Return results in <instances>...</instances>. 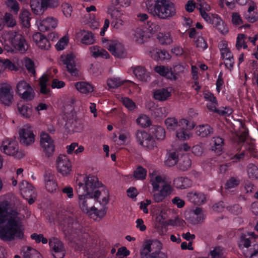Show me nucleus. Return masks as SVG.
<instances>
[{
	"instance_id": "obj_1",
	"label": "nucleus",
	"mask_w": 258,
	"mask_h": 258,
	"mask_svg": "<svg viewBox=\"0 0 258 258\" xmlns=\"http://www.w3.org/2000/svg\"><path fill=\"white\" fill-rule=\"evenodd\" d=\"M25 218L20 210L12 207L8 201L0 203V238L11 241L24 237Z\"/></svg>"
},
{
	"instance_id": "obj_2",
	"label": "nucleus",
	"mask_w": 258,
	"mask_h": 258,
	"mask_svg": "<svg viewBox=\"0 0 258 258\" xmlns=\"http://www.w3.org/2000/svg\"><path fill=\"white\" fill-rule=\"evenodd\" d=\"M75 189L78 195V206L81 211L88 214L93 208L94 199L88 186L85 175H79L76 177Z\"/></svg>"
},
{
	"instance_id": "obj_3",
	"label": "nucleus",
	"mask_w": 258,
	"mask_h": 258,
	"mask_svg": "<svg viewBox=\"0 0 258 258\" xmlns=\"http://www.w3.org/2000/svg\"><path fill=\"white\" fill-rule=\"evenodd\" d=\"M149 177L154 192L153 198L156 203L162 202L172 194L173 187L170 182L165 180L158 171L154 169L150 170Z\"/></svg>"
},
{
	"instance_id": "obj_4",
	"label": "nucleus",
	"mask_w": 258,
	"mask_h": 258,
	"mask_svg": "<svg viewBox=\"0 0 258 258\" xmlns=\"http://www.w3.org/2000/svg\"><path fill=\"white\" fill-rule=\"evenodd\" d=\"M167 129L169 131H174L177 126L180 128L176 131V137L179 140L185 141L192 136L190 131L196 126V123L193 120L182 118L178 120L175 117H168L165 120Z\"/></svg>"
},
{
	"instance_id": "obj_5",
	"label": "nucleus",
	"mask_w": 258,
	"mask_h": 258,
	"mask_svg": "<svg viewBox=\"0 0 258 258\" xmlns=\"http://www.w3.org/2000/svg\"><path fill=\"white\" fill-rule=\"evenodd\" d=\"M0 42L4 49L8 52L12 51L11 44L16 50L25 52L28 48L24 36L15 31H5L0 36Z\"/></svg>"
},
{
	"instance_id": "obj_6",
	"label": "nucleus",
	"mask_w": 258,
	"mask_h": 258,
	"mask_svg": "<svg viewBox=\"0 0 258 258\" xmlns=\"http://www.w3.org/2000/svg\"><path fill=\"white\" fill-rule=\"evenodd\" d=\"M85 178L88 186L91 188V192L94 201L98 202L101 205L106 206L109 200L108 189L95 176L85 175Z\"/></svg>"
},
{
	"instance_id": "obj_7",
	"label": "nucleus",
	"mask_w": 258,
	"mask_h": 258,
	"mask_svg": "<svg viewBox=\"0 0 258 258\" xmlns=\"http://www.w3.org/2000/svg\"><path fill=\"white\" fill-rule=\"evenodd\" d=\"M163 243L157 239H147L144 242L140 254L141 258H168L162 251Z\"/></svg>"
},
{
	"instance_id": "obj_8",
	"label": "nucleus",
	"mask_w": 258,
	"mask_h": 258,
	"mask_svg": "<svg viewBox=\"0 0 258 258\" xmlns=\"http://www.w3.org/2000/svg\"><path fill=\"white\" fill-rule=\"evenodd\" d=\"M0 151L6 155L17 159H21L25 156L24 152L19 149L18 143L12 138H6L2 140Z\"/></svg>"
},
{
	"instance_id": "obj_9",
	"label": "nucleus",
	"mask_w": 258,
	"mask_h": 258,
	"mask_svg": "<svg viewBox=\"0 0 258 258\" xmlns=\"http://www.w3.org/2000/svg\"><path fill=\"white\" fill-rule=\"evenodd\" d=\"M153 16L162 20L169 19L176 14L175 5L170 0H159Z\"/></svg>"
},
{
	"instance_id": "obj_10",
	"label": "nucleus",
	"mask_w": 258,
	"mask_h": 258,
	"mask_svg": "<svg viewBox=\"0 0 258 258\" xmlns=\"http://www.w3.org/2000/svg\"><path fill=\"white\" fill-rule=\"evenodd\" d=\"M103 47L115 57L118 58H125L127 55V51L124 44L116 39H102Z\"/></svg>"
},
{
	"instance_id": "obj_11",
	"label": "nucleus",
	"mask_w": 258,
	"mask_h": 258,
	"mask_svg": "<svg viewBox=\"0 0 258 258\" xmlns=\"http://www.w3.org/2000/svg\"><path fill=\"white\" fill-rule=\"evenodd\" d=\"M85 10L87 14L82 16V23L88 25L91 29L98 28L100 24V19L96 14L91 13V12H96V7L94 5H90L86 7Z\"/></svg>"
},
{
	"instance_id": "obj_12",
	"label": "nucleus",
	"mask_w": 258,
	"mask_h": 258,
	"mask_svg": "<svg viewBox=\"0 0 258 258\" xmlns=\"http://www.w3.org/2000/svg\"><path fill=\"white\" fill-rule=\"evenodd\" d=\"M136 140L139 145L147 150H152L157 147L152 135L145 131L138 130L136 133Z\"/></svg>"
},
{
	"instance_id": "obj_13",
	"label": "nucleus",
	"mask_w": 258,
	"mask_h": 258,
	"mask_svg": "<svg viewBox=\"0 0 258 258\" xmlns=\"http://www.w3.org/2000/svg\"><path fill=\"white\" fill-rule=\"evenodd\" d=\"M40 144L44 155L51 157L54 155L55 146L52 138L46 133L42 132L40 135Z\"/></svg>"
},
{
	"instance_id": "obj_14",
	"label": "nucleus",
	"mask_w": 258,
	"mask_h": 258,
	"mask_svg": "<svg viewBox=\"0 0 258 258\" xmlns=\"http://www.w3.org/2000/svg\"><path fill=\"white\" fill-rule=\"evenodd\" d=\"M19 135V141L22 145L28 146L35 142L36 136L33 127L29 124H26L20 128Z\"/></svg>"
},
{
	"instance_id": "obj_15",
	"label": "nucleus",
	"mask_w": 258,
	"mask_h": 258,
	"mask_svg": "<svg viewBox=\"0 0 258 258\" xmlns=\"http://www.w3.org/2000/svg\"><path fill=\"white\" fill-rule=\"evenodd\" d=\"M77 61L76 54L72 52L63 54L60 56L61 62L72 76H77L78 75V70L76 67Z\"/></svg>"
},
{
	"instance_id": "obj_16",
	"label": "nucleus",
	"mask_w": 258,
	"mask_h": 258,
	"mask_svg": "<svg viewBox=\"0 0 258 258\" xmlns=\"http://www.w3.org/2000/svg\"><path fill=\"white\" fill-rule=\"evenodd\" d=\"M16 92L21 99L26 101L33 100L35 95L31 86L24 80L20 81L18 83Z\"/></svg>"
},
{
	"instance_id": "obj_17",
	"label": "nucleus",
	"mask_w": 258,
	"mask_h": 258,
	"mask_svg": "<svg viewBox=\"0 0 258 258\" xmlns=\"http://www.w3.org/2000/svg\"><path fill=\"white\" fill-rule=\"evenodd\" d=\"M57 171L62 176H67L72 171V163L69 158L65 154H60L56 160Z\"/></svg>"
},
{
	"instance_id": "obj_18",
	"label": "nucleus",
	"mask_w": 258,
	"mask_h": 258,
	"mask_svg": "<svg viewBox=\"0 0 258 258\" xmlns=\"http://www.w3.org/2000/svg\"><path fill=\"white\" fill-rule=\"evenodd\" d=\"M14 101V91L11 85L8 83L0 84V103L10 106Z\"/></svg>"
},
{
	"instance_id": "obj_19",
	"label": "nucleus",
	"mask_w": 258,
	"mask_h": 258,
	"mask_svg": "<svg viewBox=\"0 0 258 258\" xmlns=\"http://www.w3.org/2000/svg\"><path fill=\"white\" fill-rule=\"evenodd\" d=\"M58 20L52 17L45 18H38L35 21V25L37 29L41 32H46L56 28Z\"/></svg>"
},
{
	"instance_id": "obj_20",
	"label": "nucleus",
	"mask_w": 258,
	"mask_h": 258,
	"mask_svg": "<svg viewBox=\"0 0 258 258\" xmlns=\"http://www.w3.org/2000/svg\"><path fill=\"white\" fill-rule=\"evenodd\" d=\"M108 14L112 19L111 26L116 30L122 29L126 24V19L124 17V11L117 9L112 12H108Z\"/></svg>"
},
{
	"instance_id": "obj_21",
	"label": "nucleus",
	"mask_w": 258,
	"mask_h": 258,
	"mask_svg": "<svg viewBox=\"0 0 258 258\" xmlns=\"http://www.w3.org/2000/svg\"><path fill=\"white\" fill-rule=\"evenodd\" d=\"M205 218V214L202 208L200 207H197L185 215L186 220L194 225L201 223Z\"/></svg>"
},
{
	"instance_id": "obj_22",
	"label": "nucleus",
	"mask_w": 258,
	"mask_h": 258,
	"mask_svg": "<svg viewBox=\"0 0 258 258\" xmlns=\"http://www.w3.org/2000/svg\"><path fill=\"white\" fill-rule=\"evenodd\" d=\"M49 244L55 258H63L64 257L65 255L64 247L62 242L58 239L50 238Z\"/></svg>"
},
{
	"instance_id": "obj_23",
	"label": "nucleus",
	"mask_w": 258,
	"mask_h": 258,
	"mask_svg": "<svg viewBox=\"0 0 258 258\" xmlns=\"http://www.w3.org/2000/svg\"><path fill=\"white\" fill-rule=\"evenodd\" d=\"M76 38L82 44L86 45H92L96 42L94 34L92 32L84 29L80 30L76 33Z\"/></svg>"
},
{
	"instance_id": "obj_24",
	"label": "nucleus",
	"mask_w": 258,
	"mask_h": 258,
	"mask_svg": "<svg viewBox=\"0 0 258 258\" xmlns=\"http://www.w3.org/2000/svg\"><path fill=\"white\" fill-rule=\"evenodd\" d=\"M44 182L48 192L53 193L57 190L58 184L55 175L52 173H47L44 175Z\"/></svg>"
},
{
	"instance_id": "obj_25",
	"label": "nucleus",
	"mask_w": 258,
	"mask_h": 258,
	"mask_svg": "<svg viewBox=\"0 0 258 258\" xmlns=\"http://www.w3.org/2000/svg\"><path fill=\"white\" fill-rule=\"evenodd\" d=\"M18 19L22 28L27 29L30 28L32 14L28 9L22 8L19 14Z\"/></svg>"
},
{
	"instance_id": "obj_26",
	"label": "nucleus",
	"mask_w": 258,
	"mask_h": 258,
	"mask_svg": "<svg viewBox=\"0 0 258 258\" xmlns=\"http://www.w3.org/2000/svg\"><path fill=\"white\" fill-rule=\"evenodd\" d=\"M32 39L36 45L41 49L47 50L50 47V42L46 37L40 32H35L32 36Z\"/></svg>"
},
{
	"instance_id": "obj_27",
	"label": "nucleus",
	"mask_w": 258,
	"mask_h": 258,
	"mask_svg": "<svg viewBox=\"0 0 258 258\" xmlns=\"http://www.w3.org/2000/svg\"><path fill=\"white\" fill-rule=\"evenodd\" d=\"M20 190L22 196L25 199H28L31 196H34L35 191L31 184L27 181H23L19 184Z\"/></svg>"
},
{
	"instance_id": "obj_28",
	"label": "nucleus",
	"mask_w": 258,
	"mask_h": 258,
	"mask_svg": "<svg viewBox=\"0 0 258 258\" xmlns=\"http://www.w3.org/2000/svg\"><path fill=\"white\" fill-rule=\"evenodd\" d=\"M18 114L24 118H31L33 116V109L29 104L18 103L17 105Z\"/></svg>"
},
{
	"instance_id": "obj_29",
	"label": "nucleus",
	"mask_w": 258,
	"mask_h": 258,
	"mask_svg": "<svg viewBox=\"0 0 258 258\" xmlns=\"http://www.w3.org/2000/svg\"><path fill=\"white\" fill-rule=\"evenodd\" d=\"M133 73L136 77L140 81L148 82L151 79L150 74L144 67L138 66L134 68Z\"/></svg>"
},
{
	"instance_id": "obj_30",
	"label": "nucleus",
	"mask_w": 258,
	"mask_h": 258,
	"mask_svg": "<svg viewBox=\"0 0 258 258\" xmlns=\"http://www.w3.org/2000/svg\"><path fill=\"white\" fill-rule=\"evenodd\" d=\"M148 37H150V35L143 27L137 28L132 36L133 41L138 44H143Z\"/></svg>"
},
{
	"instance_id": "obj_31",
	"label": "nucleus",
	"mask_w": 258,
	"mask_h": 258,
	"mask_svg": "<svg viewBox=\"0 0 258 258\" xmlns=\"http://www.w3.org/2000/svg\"><path fill=\"white\" fill-rule=\"evenodd\" d=\"M187 197L189 201L196 205L203 204L206 200L205 194L198 191H191L187 194Z\"/></svg>"
},
{
	"instance_id": "obj_32",
	"label": "nucleus",
	"mask_w": 258,
	"mask_h": 258,
	"mask_svg": "<svg viewBox=\"0 0 258 258\" xmlns=\"http://www.w3.org/2000/svg\"><path fill=\"white\" fill-rule=\"evenodd\" d=\"M155 71L162 77H163L171 81H173L175 77L173 76L172 68L165 66H158L154 68Z\"/></svg>"
},
{
	"instance_id": "obj_33",
	"label": "nucleus",
	"mask_w": 258,
	"mask_h": 258,
	"mask_svg": "<svg viewBox=\"0 0 258 258\" xmlns=\"http://www.w3.org/2000/svg\"><path fill=\"white\" fill-rule=\"evenodd\" d=\"M188 69V66L184 62H178L173 64L172 66V73L175 77L173 79V81L177 80L180 75L183 74Z\"/></svg>"
},
{
	"instance_id": "obj_34",
	"label": "nucleus",
	"mask_w": 258,
	"mask_h": 258,
	"mask_svg": "<svg viewBox=\"0 0 258 258\" xmlns=\"http://www.w3.org/2000/svg\"><path fill=\"white\" fill-rule=\"evenodd\" d=\"M171 89L169 88H160L156 90L154 92V98L155 99L164 101L167 100L171 96Z\"/></svg>"
},
{
	"instance_id": "obj_35",
	"label": "nucleus",
	"mask_w": 258,
	"mask_h": 258,
	"mask_svg": "<svg viewBox=\"0 0 258 258\" xmlns=\"http://www.w3.org/2000/svg\"><path fill=\"white\" fill-rule=\"evenodd\" d=\"M191 181L185 177H177L173 180V185L177 189H185L191 186Z\"/></svg>"
},
{
	"instance_id": "obj_36",
	"label": "nucleus",
	"mask_w": 258,
	"mask_h": 258,
	"mask_svg": "<svg viewBox=\"0 0 258 258\" xmlns=\"http://www.w3.org/2000/svg\"><path fill=\"white\" fill-rule=\"evenodd\" d=\"M223 144V140L219 137L213 138L210 143L211 150L218 154H221Z\"/></svg>"
},
{
	"instance_id": "obj_37",
	"label": "nucleus",
	"mask_w": 258,
	"mask_h": 258,
	"mask_svg": "<svg viewBox=\"0 0 258 258\" xmlns=\"http://www.w3.org/2000/svg\"><path fill=\"white\" fill-rule=\"evenodd\" d=\"M30 7L32 13L36 15H42L45 11L41 0H30Z\"/></svg>"
},
{
	"instance_id": "obj_38",
	"label": "nucleus",
	"mask_w": 258,
	"mask_h": 258,
	"mask_svg": "<svg viewBox=\"0 0 258 258\" xmlns=\"http://www.w3.org/2000/svg\"><path fill=\"white\" fill-rule=\"evenodd\" d=\"M75 87L80 93L87 94L94 91L93 86L87 82H78L75 84Z\"/></svg>"
},
{
	"instance_id": "obj_39",
	"label": "nucleus",
	"mask_w": 258,
	"mask_h": 258,
	"mask_svg": "<svg viewBox=\"0 0 258 258\" xmlns=\"http://www.w3.org/2000/svg\"><path fill=\"white\" fill-rule=\"evenodd\" d=\"M68 123L70 124L71 127L76 132H79L83 130V120L76 115L73 116L72 119L68 120Z\"/></svg>"
},
{
	"instance_id": "obj_40",
	"label": "nucleus",
	"mask_w": 258,
	"mask_h": 258,
	"mask_svg": "<svg viewBox=\"0 0 258 258\" xmlns=\"http://www.w3.org/2000/svg\"><path fill=\"white\" fill-rule=\"evenodd\" d=\"M89 50L91 55L95 58L100 56L104 58H108L110 56L107 51L97 45L90 47Z\"/></svg>"
},
{
	"instance_id": "obj_41",
	"label": "nucleus",
	"mask_w": 258,
	"mask_h": 258,
	"mask_svg": "<svg viewBox=\"0 0 258 258\" xmlns=\"http://www.w3.org/2000/svg\"><path fill=\"white\" fill-rule=\"evenodd\" d=\"M213 132V128L208 124L199 125L196 127V134L202 138L207 137Z\"/></svg>"
},
{
	"instance_id": "obj_42",
	"label": "nucleus",
	"mask_w": 258,
	"mask_h": 258,
	"mask_svg": "<svg viewBox=\"0 0 258 258\" xmlns=\"http://www.w3.org/2000/svg\"><path fill=\"white\" fill-rule=\"evenodd\" d=\"M51 77L48 74H43L40 78L39 85L40 86L41 93L47 94L49 92V80Z\"/></svg>"
},
{
	"instance_id": "obj_43",
	"label": "nucleus",
	"mask_w": 258,
	"mask_h": 258,
	"mask_svg": "<svg viewBox=\"0 0 258 258\" xmlns=\"http://www.w3.org/2000/svg\"><path fill=\"white\" fill-rule=\"evenodd\" d=\"M256 7V4L253 2H250L248 4V9L245 14V18L250 22H254L257 20L256 14L254 12Z\"/></svg>"
},
{
	"instance_id": "obj_44",
	"label": "nucleus",
	"mask_w": 258,
	"mask_h": 258,
	"mask_svg": "<svg viewBox=\"0 0 258 258\" xmlns=\"http://www.w3.org/2000/svg\"><path fill=\"white\" fill-rule=\"evenodd\" d=\"M1 66L2 74L6 70L16 71L18 70V67L9 59H1Z\"/></svg>"
},
{
	"instance_id": "obj_45",
	"label": "nucleus",
	"mask_w": 258,
	"mask_h": 258,
	"mask_svg": "<svg viewBox=\"0 0 258 258\" xmlns=\"http://www.w3.org/2000/svg\"><path fill=\"white\" fill-rule=\"evenodd\" d=\"M248 178L251 180L258 179V167L253 163L249 164L246 169Z\"/></svg>"
},
{
	"instance_id": "obj_46",
	"label": "nucleus",
	"mask_w": 258,
	"mask_h": 258,
	"mask_svg": "<svg viewBox=\"0 0 258 258\" xmlns=\"http://www.w3.org/2000/svg\"><path fill=\"white\" fill-rule=\"evenodd\" d=\"M191 165V160L189 156L185 155L181 157L179 160V166L180 170L185 171L189 169Z\"/></svg>"
},
{
	"instance_id": "obj_47",
	"label": "nucleus",
	"mask_w": 258,
	"mask_h": 258,
	"mask_svg": "<svg viewBox=\"0 0 258 258\" xmlns=\"http://www.w3.org/2000/svg\"><path fill=\"white\" fill-rule=\"evenodd\" d=\"M157 38L159 43L162 45H169L173 42L172 38L169 32L160 33Z\"/></svg>"
},
{
	"instance_id": "obj_48",
	"label": "nucleus",
	"mask_w": 258,
	"mask_h": 258,
	"mask_svg": "<svg viewBox=\"0 0 258 258\" xmlns=\"http://www.w3.org/2000/svg\"><path fill=\"white\" fill-rule=\"evenodd\" d=\"M152 133L157 140H163L165 137V131L163 127L160 126L154 125L152 128Z\"/></svg>"
},
{
	"instance_id": "obj_49",
	"label": "nucleus",
	"mask_w": 258,
	"mask_h": 258,
	"mask_svg": "<svg viewBox=\"0 0 258 258\" xmlns=\"http://www.w3.org/2000/svg\"><path fill=\"white\" fill-rule=\"evenodd\" d=\"M24 258H42L40 253L35 249L27 247L24 251Z\"/></svg>"
},
{
	"instance_id": "obj_50",
	"label": "nucleus",
	"mask_w": 258,
	"mask_h": 258,
	"mask_svg": "<svg viewBox=\"0 0 258 258\" xmlns=\"http://www.w3.org/2000/svg\"><path fill=\"white\" fill-rule=\"evenodd\" d=\"M168 113V109L165 107L156 108L152 112V115L155 118L158 119L165 117Z\"/></svg>"
},
{
	"instance_id": "obj_51",
	"label": "nucleus",
	"mask_w": 258,
	"mask_h": 258,
	"mask_svg": "<svg viewBox=\"0 0 258 258\" xmlns=\"http://www.w3.org/2000/svg\"><path fill=\"white\" fill-rule=\"evenodd\" d=\"M5 25L9 28H14L17 25V21L14 16L10 13H6L4 16Z\"/></svg>"
},
{
	"instance_id": "obj_52",
	"label": "nucleus",
	"mask_w": 258,
	"mask_h": 258,
	"mask_svg": "<svg viewBox=\"0 0 258 258\" xmlns=\"http://www.w3.org/2000/svg\"><path fill=\"white\" fill-rule=\"evenodd\" d=\"M244 255L249 258H258V241L252 245V247L245 251H243Z\"/></svg>"
},
{
	"instance_id": "obj_53",
	"label": "nucleus",
	"mask_w": 258,
	"mask_h": 258,
	"mask_svg": "<svg viewBox=\"0 0 258 258\" xmlns=\"http://www.w3.org/2000/svg\"><path fill=\"white\" fill-rule=\"evenodd\" d=\"M147 171L141 166H139L134 172V177L137 180H144L147 176Z\"/></svg>"
},
{
	"instance_id": "obj_54",
	"label": "nucleus",
	"mask_w": 258,
	"mask_h": 258,
	"mask_svg": "<svg viewBox=\"0 0 258 258\" xmlns=\"http://www.w3.org/2000/svg\"><path fill=\"white\" fill-rule=\"evenodd\" d=\"M137 123L142 127H147L151 124L149 117L144 114H140L136 119Z\"/></svg>"
},
{
	"instance_id": "obj_55",
	"label": "nucleus",
	"mask_w": 258,
	"mask_h": 258,
	"mask_svg": "<svg viewBox=\"0 0 258 258\" xmlns=\"http://www.w3.org/2000/svg\"><path fill=\"white\" fill-rule=\"evenodd\" d=\"M126 81L121 80L119 78H110L107 80V85L109 88H116L122 85Z\"/></svg>"
},
{
	"instance_id": "obj_56",
	"label": "nucleus",
	"mask_w": 258,
	"mask_h": 258,
	"mask_svg": "<svg viewBox=\"0 0 258 258\" xmlns=\"http://www.w3.org/2000/svg\"><path fill=\"white\" fill-rule=\"evenodd\" d=\"M185 221L180 219L178 216H176L166 221L165 224L167 226L176 227H183L185 225Z\"/></svg>"
},
{
	"instance_id": "obj_57",
	"label": "nucleus",
	"mask_w": 258,
	"mask_h": 258,
	"mask_svg": "<svg viewBox=\"0 0 258 258\" xmlns=\"http://www.w3.org/2000/svg\"><path fill=\"white\" fill-rule=\"evenodd\" d=\"M178 156L175 152H171L168 154L167 159L165 161L166 166L171 167L175 165L177 162Z\"/></svg>"
},
{
	"instance_id": "obj_58",
	"label": "nucleus",
	"mask_w": 258,
	"mask_h": 258,
	"mask_svg": "<svg viewBox=\"0 0 258 258\" xmlns=\"http://www.w3.org/2000/svg\"><path fill=\"white\" fill-rule=\"evenodd\" d=\"M196 8L199 10L200 13L208 12L211 10L210 6L204 0H197Z\"/></svg>"
},
{
	"instance_id": "obj_59",
	"label": "nucleus",
	"mask_w": 258,
	"mask_h": 258,
	"mask_svg": "<svg viewBox=\"0 0 258 258\" xmlns=\"http://www.w3.org/2000/svg\"><path fill=\"white\" fill-rule=\"evenodd\" d=\"M5 4L8 8L15 13H17L20 10V5L17 0H6Z\"/></svg>"
},
{
	"instance_id": "obj_60",
	"label": "nucleus",
	"mask_w": 258,
	"mask_h": 258,
	"mask_svg": "<svg viewBox=\"0 0 258 258\" xmlns=\"http://www.w3.org/2000/svg\"><path fill=\"white\" fill-rule=\"evenodd\" d=\"M195 45L199 51H204L208 48V44L202 36H199L195 40Z\"/></svg>"
},
{
	"instance_id": "obj_61",
	"label": "nucleus",
	"mask_w": 258,
	"mask_h": 258,
	"mask_svg": "<svg viewBox=\"0 0 258 258\" xmlns=\"http://www.w3.org/2000/svg\"><path fill=\"white\" fill-rule=\"evenodd\" d=\"M159 0H146L145 3L148 12L153 16L156 11L157 2Z\"/></svg>"
},
{
	"instance_id": "obj_62",
	"label": "nucleus",
	"mask_w": 258,
	"mask_h": 258,
	"mask_svg": "<svg viewBox=\"0 0 258 258\" xmlns=\"http://www.w3.org/2000/svg\"><path fill=\"white\" fill-rule=\"evenodd\" d=\"M210 254L212 258H224L225 251L221 247L218 246L211 251Z\"/></svg>"
},
{
	"instance_id": "obj_63",
	"label": "nucleus",
	"mask_w": 258,
	"mask_h": 258,
	"mask_svg": "<svg viewBox=\"0 0 258 258\" xmlns=\"http://www.w3.org/2000/svg\"><path fill=\"white\" fill-rule=\"evenodd\" d=\"M246 36L243 34H239L236 38V47L238 49L241 48H246L247 45L245 43Z\"/></svg>"
},
{
	"instance_id": "obj_64",
	"label": "nucleus",
	"mask_w": 258,
	"mask_h": 258,
	"mask_svg": "<svg viewBox=\"0 0 258 258\" xmlns=\"http://www.w3.org/2000/svg\"><path fill=\"white\" fill-rule=\"evenodd\" d=\"M238 246L241 249H243L244 248H248L250 246V241L248 238H246L245 234H242L240 236Z\"/></svg>"
}]
</instances>
